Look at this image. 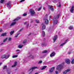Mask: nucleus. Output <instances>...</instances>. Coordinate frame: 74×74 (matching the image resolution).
Wrapping results in <instances>:
<instances>
[{
  "instance_id": "2",
  "label": "nucleus",
  "mask_w": 74,
  "mask_h": 74,
  "mask_svg": "<svg viewBox=\"0 0 74 74\" xmlns=\"http://www.w3.org/2000/svg\"><path fill=\"white\" fill-rule=\"evenodd\" d=\"M7 7H8L9 9H10L11 8V2L9 1L6 4Z\"/></svg>"
},
{
  "instance_id": "54",
  "label": "nucleus",
  "mask_w": 74,
  "mask_h": 74,
  "mask_svg": "<svg viewBox=\"0 0 74 74\" xmlns=\"http://www.w3.org/2000/svg\"><path fill=\"white\" fill-rule=\"evenodd\" d=\"M3 63H0V66L1 65V64H2Z\"/></svg>"
},
{
  "instance_id": "55",
  "label": "nucleus",
  "mask_w": 74,
  "mask_h": 74,
  "mask_svg": "<svg viewBox=\"0 0 74 74\" xmlns=\"http://www.w3.org/2000/svg\"><path fill=\"white\" fill-rule=\"evenodd\" d=\"M38 74V73H35V74Z\"/></svg>"
},
{
  "instance_id": "21",
  "label": "nucleus",
  "mask_w": 74,
  "mask_h": 74,
  "mask_svg": "<svg viewBox=\"0 0 74 74\" xmlns=\"http://www.w3.org/2000/svg\"><path fill=\"white\" fill-rule=\"evenodd\" d=\"M47 67V66H44L43 67H42V68L41 69V70H44V69H46Z\"/></svg>"
},
{
  "instance_id": "14",
  "label": "nucleus",
  "mask_w": 74,
  "mask_h": 74,
  "mask_svg": "<svg viewBox=\"0 0 74 74\" xmlns=\"http://www.w3.org/2000/svg\"><path fill=\"white\" fill-rule=\"evenodd\" d=\"M55 52H53L50 55L51 57H53V56H55Z\"/></svg>"
},
{
  "instance_id": "36",
  "label": "nucleus",
  "mask_w": 74,
  "mask_h": 74,
  "mask_svg": "<svg viewBox=\"0 0 74 74\" xmlns=\"http://www.w3.org/2000/svg\"><path fill=\"white\" fill-rule=\"evenodd\" d=\"M6 35V33H5L4 34H3L1 36H4Z\"/></svg>"
},
{
  "instance_id": "42",
  "label": "nucleus",
  "mask_w": 74,
  "mask_h": 74,
  "mask_svg": "<svg viewBox=\"0 0 74 74\" xmlns=\"http://www.w3.org/2000/svg\"><path fill=\"white\" fill-rule=\"evenodd\" d=\"M41 7H40L39 8H38V11H39L40 10H41Z\"/></svg>"
},
{
  "instance_id": "26",
  "label": "nucleus",
  "mask_w": 74,
  "mask_h": 74,
  "mask_svg": "<svg viewBox=\"0 0 74 74\" xmlns=\"http://www.w3.org/2000/svg\"><path fill=\"white\" fill-rule=\"evenodd\" d=\"M42 45H43V46H46V45H47V44H46L45 43L43 42L42 43Z\"/></svg>"
},
{
  "instance_id": "59",
  "label": "nucleus",
  "mask_w": 74,
  "mask_h": 74,
  "mask_svg": "<svg viewBox=\"0 0 74 74\" xmlns=\"http://www.w3.org/2000/svg\"><path fill=\"white\" fill-rule=\"evenodd\" d=\"M8 74H10V73H8Z\"/></svg>"
},
{
  "instance_id": "49",
  "label": "nucleus",
  "mask_w": 74,
  "mask_h": 74,
  "mask_svg": "<svg viewBox=\"0 0 74 74\" xmlns=\"http://www.w3.org/2000/svg\"><path fill=\"white\" fill-rule=\"evenodd\" d=\"M19 51H20V50H16V52H19Z\"/></svg>"
},
{
  "instance_id": "52",
  "label": "nucleus",
  "mask_w": 74,
  "mask_h": 74,
  "mask_svg": "<svg viewBox=\"0 0 74 74\" xmlns=\"http://www.w3.org/2000/svg\"><path fill=\"white\" fill-rule=\"evenodd\" d=\"M29 57H31L32 59H33V57H32L31 56H29Z\"/></svg>"
},
{
  "instance_id": "32",
  "label": "nucleus",
  "mask_w": 74,
  "mask_h": 74,
  "mask_svg": "<svg viewBox=\"0 0 74 74\" xmlns=\"http://www.w3.org/2000/svg\"><path fill=\"white\" fill-rule=\"evenodd\" d=\"M53 3H56L58 2V0H55L53 1Z\"/></svg>"
},
{
  "instance_id": "23",
  "label": "nucleus",
  "mask_w": 74,
  "mask_h": 74,
  "mask_svg": "<svg viewBox=\"0 0 74 74\" xmlns=\"http://www.w3.org/2000/svg\"><path fill=\"white\" fill-rule=\"evenodd\" d=\"M26 42H27V40H25L23 42V44H25L26 43Z\"/></svg>"
},
{
  "instance_id": "61",
  "label": "nucleus",
  "mask_w": 74,
  "mask_h": 74,
  "mask_svg": "<svg viewBox=\"0 0 74 74\" xmlns=\"http://www.w3.org/2000/svg\"><path fill=\"white\" fill-rule=\"evenodd\" d=\"M29 35H28V36H29Z\"/></svg>"
},
{
  "instance_id": "7",
  "label": "nucleus",
  "mask_w": 74,
  "mask_h": 74,
  "mask_svg": "<svg viewBox=\"0 0 74 74\" xmlns=\"http://www.w3.org/2000/svg\"><path fill=\"white\" fill-rule=\"evenodd\" d=\"M42 29L44 30V29H45V23H42Z\"/></svg>"
},
{
  "instance_id": "58",
  "label": "nucleus",
  "mask_w": 74,
  "mask_h": 74,
  "mask_svg": "<svg viewBox=\"0 0 74 74\" xmlns=\"http://www.w3.org/2000/svg\"><path fill=\"white\" fill-rule=\"evenodd\" d=\"M67 40H68V39H67V40H66V41H67Z\"/></svg>"
},
{
  "instance_id": "57",
  "label": "nucleus",
  "mask_w": 74,
  "mask_h": 74,
  "mask_svg": "<svg viewBox=\"0 0 74 74\" xmlns=\"http://www.w3.org/2000/svg\"><path fill=\"white\" fill-rule=\"evenodd\" d=\"M3 43H1V45H2V44H3Z\"/></svg>"
},
{
  "instance_id": "25",
  "label": "nucleus",
  "mask_w": 74,
  "mask_h": 74,
  "mask_svg": "<svg viewBox=\"0 0 74 74\" xmlns=\"http://www.w3.org/2000/svg\"><path fill=\"white\" fill-rule=\"evenodd\" d=\"M14 33V31H11L10 33V35H12V34H13Z\"/></svg>"
},
{
  "instance_id": "29",
  "label": "nucleus",
  "mask_w": 74,
  "mask_h": 74,
  "mask_svg": "<svg viewBox=\"0 0 74 74\" xmlns=\"http://www.w3.org/2000/svg\"><path fill=\"white\" fill-rule=\"evenodd\" d=\"M67 71H64L63 72V74H67Z\"/></svg>"
},
{
  "instance_id": "5",
  "label": "nucleus",
  "mask_w": 74,
  "mask_h": 74,
  "mask_svg": "<svg viewBox=\"0 0 74 74\" xmlns=\"http://www.w3.org/2000/svg\"><path fill=\"white\" fill-rule=\"evenodd\" d=\"M44 20H45V23L46 24L48 23V20L47 19V16L46 17H45L43 18Z\"/></svg>"
},
{
  "instance_id": "13",
  "label": "nucleus",
  "mask_w": 74,
  "mask_h": 74,
  "mask_svg": "<svg viewBox=\"0 0 74 74\" xmlns=\"http://www.w3.org/2000/svg\"><path fill=\"white\" fill-rule=\"evenodd\" d=\"M74 6H73L72 7V8L71 9V10H70L71 12H72V13L73 12L74 10Z\"/></svg>"
},
{
  "instance_id": "47",
  "label": "nucleus",
  "mask_w": 74,
  "mask_h": 74,
  "mask_svg": "<svg viewBox=\"0 0 74 74\" xmlns=\"http://www.w3.org/2000/svg\"><path fill=\"white\" fill-rule=\"evenodd\" d=\"M27 24V22H25L24 23V25H26V24Z\"/></svg>"
},
{
  "instance_id": "48",
  "label": "nucleus",
  "mask_w": 74,
  "mask_h": 74,
  "mask_svg": "<svg viewBox=\"0 0 74 74\" xmlns=\"http://www.w3.org/2000/svg\"><path fill=\"white\" fill-rule=\"evenodd\" d=\"M3 30L2 29H0V32H1V31Z\"/></svg>"
},
{
  "instance_id": "62",
  "label": "nucleus",
  "mask_w": 74,
  "mask_h": 74,
  "mask_svg": "<svg viewBox=\"0 0 74 74\" xmlns=\"http://www.w3.org/2000/svg\"><path fill=\"white\" fill-rule=\"evenodd\" d=\"M36 25V26H37V25Z\"/></svg>"
},
{
  "instance_id": "28",
  "label": "nucleus",
  "mask_w": 74,
  "mask_h": 74,
  "mask_svg": "<svg viewBox=\"0 0 74 74\" xmlns=\"http://www.w3.org/2000/svg\"><path fill=\"white\" fill-rule=\"evenodd\" d=\"M71 69H68L67 70H66V71H67V72H70V70H71Z\"/></svg>"
},
{
  "instance_id": "34",
  "label": "nucleus",
  "mask_w": 74,
  "mask_h": 74,
  "mask_svg": "<svg viewBox=\"0 0 74 74\" xmlns=\"http://www.w3.org/2000/svg\"><path fill=\"white\" fill-rule=\"evenodd\" d=\"M20 34V33H17V35H16L15 36V37H18V36Z\"/></svg>"
},
{
  "instance_id": "44",
  "label": "nucleus",
  "mask_w": 74,
  "mask_h": 74,
  "mask_svg": "<svg viewBox=\"0 0 74 74\" xmlns=\"http://www.w3.org/2000/svg\"><path fill=\"white\" fill-rule=\"evenodd\" d=\"M25 0H22L20 1V3H22L23 1H24Z\"/></svg>"
},
{
  "instance_id": "27",
  "label": "nucleus",
  "mask_w": 74,
  "mask_h": 74,
  "mask_svg": "<svg viewBox=\"0 0 74 74\" xmlns=\"http://www.w3.org/2000/svg\"><path fill=\"white\" fill-rule=\"evenodd\" d=\"M7 69V66L5 65L3 67V69L5 70Z\"/></svg>"
},
{
  "instance_id": "43",
  "label": "nucleus",
  "mask_w": 74,
  "mask_h": 74,
  "mask_svg": "<svg viewBox=\"0 0 74 74\" xmlns=\"http://www.w3.org/2000/svg\"><path fill=\"white\" fill-rule=\"evenodd\" d=\"M23 28L21 29H20V30L19 31V32H21L22 31V30H23Z\"/></svg>"
},
{
  "instance_id": "3",
  "label": "nucleus",
  "mask_w": 74,
  "mask_h": 74,
  "mask_svg": "<svg viewBox=\"0 0 74 74\" xmlns=\"http://www.w3.org/2000/svg\"><path fill=\"white\" fill-rule=\"evenodd\" d=\"M30 12L31 14V15L32 16H33V15H35L36 14H35V12L34 10L32 9L30 10Z\"/></svg>"
},
{
  "instance_id": "35",
  "label": "nucleus",
  "mask_w": 74,
  "mask_h": 74,
  "mask_svg": "<svg viewBox=\"0 0 74 74\" xmlns=\"http://www.w3.org/2000/svg\"><path fill=\"white\" fill-rule=\"evenodd\" d=\"M26 15H27V13H24L23 15V16H25Z\"/></svg>"
},
{
  "instance_id": "17",
  "label": "nucleus",
  "mask_w": 74,
  "mask_h": 74,
  "mask_svg": "<svg viewBox=\"0 0 74 74\" xmlns=\"http://www.w3.org/2000/svg\"><path fill=\"white\" fill-rule=\"evenodd\" d=\"M16 22H14L12 23L10 25V26H13L16 24Z\"/></svg>"
},
{
  "instance_id": "20",
  "label": "nucleus",
  "mask_w": 74,
  "mask_h": 74,
  "mask_svg": "<svg viewBox=\"0 0 74 74\" xmlns=\"http://www.w3.org/2000/svg\"><path fill=\"white\" fill-rule=\"evenodd\" d=\"M42 35L43 37H44L45 36V32L44 31H42Z\"/></svg>"
},
{
  "instance_id": "16",
  "label": "nucleus",
  "mask_w": 74,
  "mask_h": 74,
  "mask_svg": "<svg viewBox=\"0 0 74 74\" xmlns=\"http://www.w3.org/2000/svg\"><path fill=\"white\" fill-rule=\"evenodd\" d=\"M21 19L20 17H18L14 20L13 21V22H15V21H18V20H19V19Z\"/></svg>"
},
{
  "instance_id": "15",
  "label": "nucleus",
  "mask_w": 74,
  "mask_h": 74,
  "mask_svg": "<svg viewBox=\"0 0 74 74\" xmlns=\"http://www.w3.org/2000/svg\"><path fill=\"white\" fill-rule=\"evenodd\" d=\"M16 64H17V62L16 61L14 62V64L12 66V67H15L16 66Z\"/></svg>"
},
{
  "instance_id": "50",
  "label": "nucleus",
  "mask_w": 74,
  "mask_h": 74,
  "mask_svg": "<svg viewBox=\"0 0 74 74\" xmlns=\"http://www.w3.org/2000/svg\"><path fill=\"white\" fill-rule=\"evenodd\" d=\"M20 53L19 52H18L17 53V55H18Z\"/></svg>"
},
{
  "instance_id": "22",
  "label": "nucleus",
  "mask_w": 74,
  "mask_h": 74,
  "mask_svg": "<svg viewBox=\"0 0 74 74\" xmlns=\"http://www.w3.org/2000/svg\"><path fill=\"white\" fill-rule=\"evenodd\" d=\"M73 29V26H70L69 27V29L70 30H72Z\"/></svg>"
},
{
  "instance_id": "4",
  "label": "nucleus",
  "mask_w": 74,
  "mask_h": 74,
  "mask_svg": "<svg viewBox=\"0 0 74 74\" xmlns=\"http://www.w3.org/2000/svg\"><path fill=\"white\" fill-rule=\"evenodd\" d=\"M63 68V65L62 64H60L57 66L56 68L57 70H60Z\"/></svg>"
},
{
  "instance_id": "41",
  "label": "nucleus",
  "mask_w": 74,
  "mask_h": 74,
  "mask_svg": "<svg viewBox=\"0 0 74 74\" xmlns=\"http://www.w3.org/2000/svg\"><path fill=\"white\" fill-rule=\"evenodd\" d=\"M42 63V61H40L38 62V64H41Z\"/></svg>"
},
{
  "instance_id": "53",
  "label": "nucleus",
  "mask_w": 74,
  "mask_h": 74,
  "mask_svg": "<svg viewBox=\"0 0 74 74\" xmlns=\"http://www.w3.org/2000/svg\"><path fill=\"white\" fill-rule=\"evenodd\" d=\"M45 38H44V39H43V40L44 41H45Z\"/></svg>"
},
{
  "instance_id": "18",
  "label": "nucleus",
  "mask_w": 74,
  "mask_h": 74,
  "mask_svg": "<svg viewBox=\"0 0 74 74\" xmlns=\"http://www.w3.org/2000/svg\"><path fill=\"white\" fill-rule=\"evenodd\" d=\"M23 47V45H18V47L19 48H22Z\"/></svg>"
},
{
  "instance_id": "39",
  "label": "nucleus",
  "mask_w": 74,
  "mask_h": 74,
  "mask_svg": "<svg viewBox=\"0 0 74 74\" xmlns=\"http://www.w3.org/2000/svg\"><path fill=\"white\" fill-rule=\"evenodd\" d=\"M47 52H48V51H47V50H45V51H44L43 52V53H47Z\"/></svg>"
},
{
  "instance_id": "45",
  "label": "nucleus",
  "mask_w": 74,
  "mask_h": 74,
  "mask_svg": "<svg viewBox=\"0 0 74 74\" xmlns=\"http://www.w3.org/2000/svg\"><path fill=\"white\" fill-rule=\"evenodd\" d=\"M29 24H27V28H28V27H29Z\"/></svg>"
},
{
  "instance_id": "40",
  "label": "nucleus",
  "mask_w": 74,
  "mask_h": 74,
  "mask_svg": "<svg viewBox=\"0 0 74 74\" xmlns=\"http://www.w3.org/2000/svg\"><path fill=\"white\" fill-rule=\"evenodd\" d=\"M11 40H12V38H10L9 39H8V41H11Z\"/></svg>"
},
{
  "instance_id": "56",
  "label": "nucleus",
  "mask_w": 74,
  "mask_h": 74,
  "mask_svg": "<svg viewBox=\"0 0 74 74\" xmlns=\"http://www.w3.org/2000/svg\"><path fill=\"white\" fill-rule=\"evenodd\" d=\"M43 9L44 10H45V8H43Z\"/></svg>"
},
{
  "instance_id": "31",
  "label": "nucleus",
  "mask_w": 74,
  "mask_h": 74,
  "mask_svg": "<svg viewBox=\"0 0 74 74\" xmlns=\"http://www.w3.org/2000/svg\"><path fill=\"white\" fill-rule=\"evenodd\" d=\"M17 57H18V56L17 55H14L13 56H12L13 58H16Z\"/></svg>"
},
{
  "instance_id": "19",
  "label": "nucleus",
  "mask_w": 74,
  "mask_h": 74,
  "mask_svg": "<svg viewBox=\"0 0 74 74\" xmlns=\"http://www.w3.org/2000/svg\"><path fill=\"white\" fill-rule=\"evenodd\" d=\"M59 5L58 6V7H61V1H59Z\"/></svg>"
},
{
  "instance_id": "38",
  "label": "nucleus",
  "mask_w": 74,
  "mask_h": 74,
  "mask_svg": "<svg viewBox=\"0 0 74 74\" xmlns=\"http://www.w3.org/2000/svg\"><path fill=\"white\" fill-rule=\"evenodd\" d=\"M36 22L37 23H39V20H36Z\"/></svg>"
},
{
  "instance_id": "33",
  "label": "nucleus",
  "mask_w": 74,
  "mask_h": 74,
  "mask_svg": "<svg viewBox=\"0 0 74 74\" xmlns=\"http://www.w3.org/2000/svg\"><path fill=\"white\" fill-rule=\"evenodd\" d=\"M72 64H74V59H73L71 62Z\"/></svg>"
},
{
  "instance_id": "51",
  "label": "nucleus",
  "mask_w": 74,
  "mask_h": 74,
  "mask_svg": "<svg viewBox=\"0 0 74 74\" xmlns=\"http://www.w3.org/2000/svg\"><path fill=\"white\" fill-rule=\"evenodd\" d=\"M69 54H70L71 53V52H69L68 53Z\"/></svg>"
},
{
  "instance_id": "1",
  "label": "nucleus",
  "mask_w": 74,
  "mask_h": 74,
  "mask_svg": "<svg viewBox=\"0 0 74 74\" xmlns=\"http://www.w3.org/2000/svg\"><path fill=\"white\" fill-rule=\"evenodd\" d=\"M60 16V14H58L57 15V16H55L53 18V22H54L53 25L55 24H57L58 23V19H59V16Z\"/></svg>"
},
{
  "instance_id": "37",
  "label": "nucleus",
  "mask_w": 74,
  "mask_h": 74,
  "mask_svg": "<svg viewBox=\"0 0 74 74\" xmlns=\"http://www.w3.org/2000/svg\"><path fill=\"white\" fill-rule=\"evenodd\" d=\"M7 38H6L3 40V42H5V41H7Z\"/></svg>"
},
{
  "instance_id": "10",
  "label": "nucleus",
  "mask_w": 74,
  "mask_h": 74,
  "mask_svg": "<svg viewBox=\"0 0 74 74\" xmlns=\"http://www.w3.org/2000/svg\"><path fill=\"white\" fill-rule=\"evenodd\" d=\"M37 66H34L32 67V68L29 70V71H32L33 70L37 69Z\"/></svg>"
},
{
  "instance_id": "9",
  "label": "nucleus",
  "mask_w": 74,
  "mask_h": 74,
  "mask_svg": "<svg viewBox=\"0 0 74 74\" xmlns=\"http://www.w3.org/2000/svg\"><path fill=\"white\" fill-rule=\"evenodd\" d=\"M48 8L49 9H50V10H51L52 11H53V10L54 9H53V8L52 7V6H48Z\"/></svg>"
},
{
  "instance_id": "46",
  "label": "nucleus",
  "mask_w": 74,
  "mask_h": 74,
  "mask_svg": "<svg viewBox=\"0 0 74 74\" xmlns=\"http://www.w3.org/2000/svg\"><path fill=\"white\" fill-rule=\"evenodd\" d=\"M56 74H58V71H56Z\"/></svg>"
},
{
  "instance_id": "12",
  "label": "nucleus",
  "mask_w": 74,
  "mask_h": 74,
  "mask_svg": "<svg viewBox=\"0 0 74 74\" xmlns=\"http://www.w3.org/2000/svg\"><path fill=\"white\" fill-rule=\"evenodd\" d=\"M55 69L54 67H53L51 68V69L50 70L49 72L50 73H52L53 71V70Z\"/></svg>"
},
{
  "instance_id": "30",
  "label": "nucleus",
  "mask_w": 74,
  "mask_h": 74,
  "mask_svg": "<svg viewBox=\"0 0 74 74\" xmlns=\"http://www.w3.org/2000/svg\"><path fill=\"white\" fill-rule=\"evenodd\" d=\"M4 1V0H1L0 1V3H3V2Z\"/></svg>"
},
{
  "instance_id": "8",
  "label": "nucleus",
  "mask_w": 74,
  "mask_h": 74,
  "mask_svg": "<svg viewBox=\"0 0 74 74\" xmlns=\"http://www.w3.org/2000/svg\"><path fill=\"white\" fill-rule=\"evenodd\" d=\"M65 62L67 64H70V60L69 59H66L65 60Z\"/></svg>"
},
{
  "instance_id": "11",
  "label": "nucleus",
  "mask_w": 74,
  "mask_h": 74,
  "mask_svg": "<svg viewBox=\"0 0 74 74\" xmlns=\"http://www.w3.org/2000/svg\"><path fill=\"white\" fill-rule=\"evenodd\" d=\"M57 36L56 35L54 36V38H53L54 42H55L56 40V39H57Z\"/></svg>"
},
{
  "instance_id": "60",
  "label": "nucleus",
  "mask_w": 74,
  "mask_h": 74,
  "mask_svg": "<svg viewBox=\"0 0 74 74\" xmlns=\"http://www.w3.org/2000/svg\"><path fill=\"white\" fill-rule=\"evenodd\" d=\"M50 18H51V16H50Z\"/></svg>"
},
{
  "instance_id": "24",
  "label": "nucleus",
  "mask_w": 74,
  "mask_h": 74,
  "mask_svg": "<svg viewBox=\"0 0 74 74\" xmlns=\"http://www.w3.org/2000/svg\"><path fill=\"white\" fill-rule=\"evenodd\" d=\"M66 42H65L64 43H63L62 44H61L60 45V46H63L64 45V44H66Z\"/></svg>"
},
{
  "instance_id": "6",
  "label": "nucleus",
  "mask_w": 74,
  "mask_h": 74,
  "mask_svg": "<svg viewBox=\"0 0 74 74\" xmlns=\"http://www.w3.org/2000/svg\"><path fill=\"white\" fill-rule=\"evenodd\" d=\"M8 58H9V57L8 56H6V55H3L1 56V58H2V59H4V58H5V59H8Z\"/></svg>"
}]
</instances>
